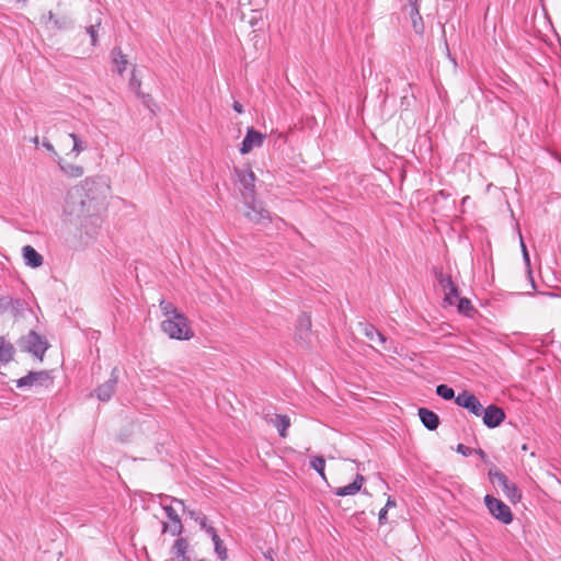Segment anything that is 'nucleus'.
<instances>
[{"label": "nucleus", "instance_id": "obj_1", "mask_svg": "<svg viewBox=\"0 0 561 561\" xmlns=\"http://www.w3.org/2000/svg\"><path fill=\"white\" fill-rule=\"evenodd\" d=\"M161 328L164 333L175 340H190L194 335L187 318L181 312H175L174 316L162 321Z\"/></svg>", "mask_w": 561, "mask_h": 561}, {"label": "nucleus", "instance_id": "obj_2", "mask_svg": "<svg viewBox=\"0 0 561 561\" xmlns=\"http://www.w3.org/2000/svg\"><path fill=\"white\" fill-rule=\"evenodd\" d=\"M158 497L160 499V501L170 500L173 503H178L183 507V510H185L184 502L180 499L172 497L165 494H159ZM160 504L164 510L167 517L171 520V525L167 523L162 524V531L170 533L172 536L181 535L183 526L176 511L171 505L164 504L163 502H160Z\"/></svg>", "mask_w": 561, "mask_h": 561}, {"label": "nucleus", "instance_id": "obj_3", "mask_svg": "<svg viewBox=\"0 0 561 561\" xmlns=\"http://www.w3.org/2000/svg\"><path fill=\"white\" fill-rule=\"evenodd\" d=\"M490 481L502 488L504 495L512 503H517L522 499V492L517 488V485L513 482H510L507 477L495 467L491 468L488 472Z\"/></svg>", "mask_w": 561, "mask_h": 561}, {"label": "nucleus", "instance_id": "obj_4", "mask_svg": "<svg viewBox=\"0 0 561 561\" xmlns=\"http://www.w3.org/2000/svg\"><path fill=\"white\" fill-rule=\"evenodd\" d=\"M18 344L22 351L28 352L39 359L43 358L48 348L46 339L35 331H30L26 335L22 336Z\"/></svg>", "mask_w": 561, "mask_h": 561}, {"label": "nucleus", "instance_id": "obj_5", "mask_svg": "<svg viewBox=\"0 0 561 561\" xmlns=\"http://www.w3.org/2000/svg\"><path fill=\"white\" fill-rule=\"evenodd\" d=\"M484 504L489 513L502 524L508 525L513 522V513L503 501L486 494L484 496Z\"/></svg>", "mask_w": 561, "mask_h": 561}, {"label": "nucleus", "instance_id": "obj_6", "mask_svg": "<svg viewBox=\"0 0 561 561\" xmlns=\"http://www.w3.org/2000/svg\"><path fill=\"white\" fill-rule=\"evenodd\" d=\"M435 278L444 291V302L449 306L456 305V299L459 297V288L451 279L449 274H445L442 270L434 271Z\"/></svg>", "mask_w": 561, "mask_h": 561}, {"label": "nucleus", "instance_id": "obj_7", "mask_svg": "<svg viewBox=\"0 0 561 561\" xmlns=\"http://www.w3.org/2000/svg\"><path fill=\"white\" fill-rule=\"evenodd\" d=\"M248 210L245 217L255 225H267L272 221L270 213L262 206L261 203H256L253 199H244Z\"/></svg>", "mask_w": 561, "mask_h": 561}, {"label": "nucleus", "instance_id": "obj_8", "mask_svg": "<svg viewBox=\"0 0 561 561\" xmlns=\"http://www.w3.org/2000/svg\"><path fill=\"white\" fill-rule=\"evenodd\" d=\"M234 173L238 178L244 192L242 193L244 199H253L255 193V174L251 169L234 168Z\"/></svg>", "mask_w": 561, "mask_h": 561}, {"label": "nucleus", "instance_id": "obj_9", "mask_svg": "<svg viewBox=\"0 0 561 561\" xmlns=\"http://www.w3.org/2000/svg\"><path fill=\"white\" fill-rule=\"evenodd\" d=\"M263 419L266 423L276 427L280 437H287V430L290 426V417L286 414H277L270 410H264Z\"/></svg>", "mask_w": 561, "mask_h": 561}, {"label": "nucleus", "instance_id": "obj_10", "mask_svg": "<svg viewBox=\"0 0 561 561\" xmlns=\"http://www.w3.org/2000/svg\"><path fill=\"white\" fill-rule=\"evenodd\" d=\"M311 318L309 314L304 313L298 318L296 325V341L305 347H308L310 344L311 337Z\"/></svg>", "mask_w": 561, "mask_h": 561}, {"label": "nucleus", "instance_id": "obj_11", "mask_svg": "<svg viewBox=\"0 0 561 561\" xmlns=\"http://www.w3.org/2000/svg\"><path fill=\"white\" fill-rule=\"evenodd\" d=\"M455 401L459 407L467 409L470 413L474 414L476 416L482 415V404L480 403L478 398L474 394L470 393L469 391L465 390L461 393H459L456 397Z\"/></svg>", "mask_w": 561, "mask_h": 561}, {"label": "nucleus", "instance_id": "obj_12", "mask_svg": "<svg viewBox=\"0 0 561 561\" xmlns=\"http://www.w3.org/2000/svg\"><path fill=\"white\" fill-rule=\"evenodd\" d=\"M265 135L255 130L253 127L247 129V135L241 144L240 152L247 154L254 148L261 147L264 142Z\"/></svg>", "mask_w": 561, "mask_h": 561}, {"label": "nucleus", "instance_id": "obj_13", "mask_svg": "<svg viewBox=\"0 0 561 561\" xmlns=\"http://www.w3.org/2000/svg\"><path fill=\"white\" fill-rule=\"evenodd\" d=\"M54 380L50 376L49 371L43 370V371H30L26 376L21 377L16 380V386L24 387V386H33V383L42 385H48L53 383Z\"/></svg>", "mask_w": 561, "mask_h": 561}, {"label": "nucleus", "instance_id": "obj_14", "mask_svg": "<svg viewBox=\"0 0 561 561\" xmlns=\"http://www.w3.org/2000/svg\"><path fill=\"white\" fill-rule=\"evenodd\" d=\"M482 419L484 425H486L490 428H494L501 425V423L504 421L505 413L502 408H499L497 405L494 404H490L489 407L483 409Z\"/></svg>", "mask_w": 561, "mask_h": 561}, {"label": "nucleus", "instance_id": "obj_15", "mask_svg": "<svg viewBox=\"0 0 561 561\" xmlns=\"http://www.w3.org/2000/svg\"><path fill=\"white\" fill-rule=\"evenodd\" d=\"M417 414L420 416L422 424L428 431H435L438 427L439 417L435 412H433L426 408H420L417 411Z\"/></svg>", "mask_w": 561, "mask_h": 561}, {"label": "nucleus", "instance_id": "obj_16", "mask_svg": "<svg viewBox=\"0 0 561 561\" xmlns=\"http://www.w3.org/2000/svg\"><path fill=\"white\" fill-rule=\"evenodd\" d=\"M22 254L27 266L32 268L42 266L44 259L32 245H24Z\"/></svg>", "mask_w": 561, "mask_h": 561}, {"label": "nucleus", "instance_id": "obj_17", "mask_svg": "<svg viewBox=\"0 0 561 561\" xmlns=\"http://www.w3.org/2000/svg\"><path fill=\"white\" fill-rule=\"evenodd\" d=\"M364 481H365V478L362 474H357L355 480L352 483L341 486V488H337L334 491V494L337 496L354 495L360 491V488H362Z\"/></svg>", "mask_w": 561, "mask_h": 561}, {"label": "nucleus", "instance_id": "obj_18", "mask_svg": "<svg viewBox=\"0 0 561 561\" xmlns=\"http://www.w3.org/2000/svg\"><path fill=\"white\" fill-rule=\"evenodd\" d=\"M420 1L421 0H409L411 7V19L415 33L422 34L424 31V24L420 14Z\"/></svg>", "mask_w": 561, "mask_h": 561}, {"label": "nucleus", "instance_id": "obj_19", "mask_svg": "<svg viewBox=\"0 0 561 561\" xmlns=\"http://www.w3.org/2000/svg\"><path fill=\"white\" fill-rule=\"evenodd\" d=\"M15 348L13 344L0 336V363L7 364L13 359Z\"/></svg>", "mask_w": 561, "mask_h": 561}, {"label": "nucleus", "instance_id": "obj_20", "mask_svg": "<svg viewBox=\"0 0 561 561\" xmlns=\"http://www.w3.org/2000/svg\"><path fill=\"white\" fill-rule=\"evenodd\" d=\"M187 548V540L184 538H178L172 547V553L180 561H190V558L186 556Z\"/></svg>", "mask_w": 561, "mask_h": 561}, {"label": "nucleus", "instance_id": "obj_21", "mask_svg": "<svg viewBox=\"0 0 561 561\" xmlns=\"http://www.w3.org/2000/svg\"><path fill=\"white\" fill-rule=\"evenodd\" d=\"M456 305L458 312L467 317H472L477 312L471 300L466 297H458Z\"/></svg>", "mask_w": 561, "mask_h": 561}, {"label": "nucleus", "instance_id": "obj_22", "mask_svg": "<svg viewBox=\"0 0 561 561\" xmlns=\"http://www.w3.org/2000/svg\"><path fill=\"white\" fill-rule=\"evenodd\" d=\"M113 62L116 66L118 75H123L128 64L127 56L122 53L119 48H114L112 51Z\"/></svg>", "mask_w": 561, "mask_h": 561}, {"label": "nucleus", "instance_id": "obj_23", "mask_svg": "<svg viewBox=\"0 0 561 561\" xmlns=\"http://www.w3.org/2000/svg\"><path fill=\"white\" fill-rule=\"evenodd\" d=\"M60 170L70 178H80L83 174V168L71 163L58 162Z\"/></svg>", "mask_w": 561, "mask_h": 561}, {"label": "nucleus", "instance_id": "obj_24", "mask_svg": "<svg viewBox=\"0 0 561 561\" xmlns=\"http://www.w3.org/2000/svg\"><path fill=\"white\" fill-rule=\"evenodd\" d=\"M376 342H378L380 344V346L383 351L391 352L394 354L399 353L398 345L393 341H390L388 343V339L380 331H378V333L376 335Z\"/></svg>", "mask_w": 561, "mask_h": 561}, {"label": "nucleus", "instance_id": "obj_25", "mask_svg": "<svg viewBox=\"0 0 561 561\" xmlns=\"http://www.w3.org/2000/svg\"><path fill=\"white\" fill-rule=\"evenodd\" d=\"M310 467L316 470L320 477L325 479L324 474V468H325V460L322 456H313L310 459Z\"/></svg>", "mask_w": 561, "mask_h": 561}, {"label": "nucleus", "instance_id": "obj_26", "mask_svg": "<svg viewBox=\"0 0 561 561\" xmlns=\"http://www.w3.org/2000/svg\"><path fill=\"white\" fill-rule=\"evenodd\" d=\"M69 137L73 140V147L70 153H73L76 157H78L83 150L87 149V144L83 142L75 133H70Z\"/></svg>", "mask_w": 561, "mask_h": 561}, {"label": "nucleus", "instance_id": "obj_27", "mask_svg": "<svg viewBox=\"0 0 561 561\" xmlns=\"http://www.w3.org/2000/svg\"><path fill=\"white\" fill-rule=\"evenodd\" d=\"M96 185H98V180L93 179V178H87L82 182V190L85 192V196L89 199L95 198V195L93 194V190L95 188Z\"/></svg>", "mask_w": 561, "mask_h": 561}, {"label": "nucleus", "instance_id": "obj_28", "mask_svg": "<svg viewBox=\"0 0 561 561\" xmlns=\"http://www.w3.org/2000/svg\"><path fill=\"white\" fill-rule=\"evenodd\" d=\"M91 227H89L87 224H83V227L85 229V233L88 236H93L96 233L98 229L101 226V218L96 215H93L89 218Z\"/></svg>", "mask_w": 561, "mask_h": 561}, {"label": "nucleus", "instance_id": "obj_29", "mask_svg": "<svg viewBox=\"0 0 561 561\" xmlns=\"http://www.w3.org/2000/svg\"><path fill=\"white\" fill-rule=\"evenodd\" d=\"M94 393L100 401L106 402L113 397L114 391L113 388H96V390L94 392H91L90 396L93 397Z\"/></svg>", "mask_w": 561, "mask_h": 561}, {"label": "nucleus", "instance_id": "obj_30", "mask_svg": "<svg viewBox=\"0 0 561 561\" xmlns=\"http://www.w3.org/2000/svg\"><path fill=\"white\" fill-rule=\"evenodd\" d=\"M363 327V333L365 334V336L370 340L371 342H376V335L378 333V329H376L373 324L370 323H364L362 324Z\"/></svg>", "mask_w": 561, "mask_h": 561}, {"label": "nucleus", "instance_id": "obj_31", "mask_svg": "<svg viewBox=\"0 0 561 561\" xmlns=\"http://www.w3.org/2000/svg\"><path fill=\"white\" fill-rule=\"evenodd\" d=\"M213 542H214V546H215V552L217 553L218 558L220 560L225 561L228 556H227V549L222 545L221 539L218 537V539H214Z\"/></svg>", "mask_w": 561, "mask_h": 561}, {"label": "nucleus", "instance_id": "obj_32", "mask_svg": "<svg viewBox=\"0 0 561 561\" xmlns=\"http://www.w3.org/2000/svg\"><path fill=\"white\" fill-rule=\"evenodd\" d=\"M72 26V22L67 16L54 19V27L57 30H68Z\"/></svg>", "mask_w": 561, "mask_h": 561}, {"label": "nucleus", "instance_id": "obj_33", "mask_svg": "<svg viewBox=\"0 0 561 561\" xmlns=\"http://www.w3.org/2000/svg\"><path fill=\"white\" fill-rule=\"evenodd\" d=\"M16 304L19 305V299H13L9 296H4L0 298V313H4L10 310V305Z\"/></svg>", "mask_w": 561, "mask_h": 561}, {"label": "nucleus", "instance_id": "obj_34", "mask_svg": "<svg viewBox=\"0 0 561 561\" xmlns=\"http://www.w3.org/2000/svg\"><path fill=\"white\" fill-rule=\"evenodd\" d=\"M99 26H100V22H98L96 24H92V25L85 27L87 33L91 37V44L93 46H95L96 42H98V28H99Z\"/></svg>", "mask_w": 561, "mask_h": 561}, {"label": "nucleus", "instance_id": "obj_35", "mask_svg": "<svg viewBox=\"0 0 561 561\" xmlns=\"http://www.w3.org/2000/svg\"><path fill=\"white\" fill-rule=\"evenodd\" d=\"M436 392L445 400H451L455 398L454 388H436Z\"/></svg>", "mask_w": 561, "mask_h": 561}, {"label": "nucleus", "instance_id": "obj_36", "mask_svg": "<svg viewBox=\"0 0 561 561\" xmlns=\"http://www.w3.org/2000/svg\"><path fill=\"white\" fill-rule=\"evenodd\" d=\"M160 308L165 316H174L175 312H179L171 302L161 300Z\"/></svg>", "mask_w": 561, "mask_h": 561}, {"label": "nucleus", "instance_id": "obj_37", "mask_svg": "<svg viewBox=\"0 0 561 561\" xmlns=\"http://www.w3.org/2000/svg\"><path fill=\"white\" fill-rule=\"evenodd\" d=\"M520 247H522V252H523V260L526 264V267L528 270V273L530 274L531 271H530V257H529V253L527 251V248L523 241V239H520Z\"/></svg>", "mask_w": 561, "mask_h": 561}, {"label": "nucleus", "instance_id": "obj_38", "mask_svg": "<svg viewBox=\"0 0 561 561\" xmlns=\"http://www.w3.org/2000/svg\"><path fill=\"white\" fill-rule=\"evenodd\" d=\"M140 85H141V81L139 79L136 78L135 76V71H133L131 73V78L129 80V87L138 94L140 95Z\"/></svg>", "mask_w": 561, "mask_h": 561}, {"label": "nucleus", "instance_id": "obj_39", "mask_svg": "<svg viewBox=\"0 0 561 561\" xmlns=\"http://www.w3.org/2000/svg\"><path fill=\"white\" fill-rule=\"evenodd\" d=\"M24 307H25L24 300L19 299V305H16V304L10 305V311L12 312L13 316H18L24 310Z\"/></svg>", "mask_w": 561, "mask_h": 561}, {"label": "nucleus", "instance_id": "obj_40", "mask_svg": "<svg viewBox=\"0 0 561 561\" xmlns=\"http://www.w3.org/2000/svg\"><path fill=\"white\" fill-rule=\"evenodd\" d=\"M457 451L459 454H461L462 456L468 457V456L472 455L473 449L463 444H458Z\"/></svg>", "mask_w": 561, "mask_h": 561}, {"label": "nucleus", "instance_id": "obj_41", "mask_svg": "<svg viewBox=\"0 0 561 561\" xmlns=\"http://www.w3.org/2000/svg\"><path fill=\"white\" fill-rule=\"evenodd\" d=\"M118 373H119L118 368H116V367H115V368L112 370V377H111V379H108V380L106 381V385H105V386H113V385L117 383V382H118V380H117V375H118Z\"/></svg>", "mask_w": 561, "mask_h": 561}, {"label": "nucleus", "instance_id": "obj_42", "mask_svg": "<svg viewBox=\"0 0 561 561\" xmlns=\"http://www.w3.org/2000/svg\"><path fill=\"white\" fill-rule=\"evenodd\" d=\"M387 513H388V510L387 507H382L378 514V520H379V524L380 525H383L387 523Z\"/></svg>", "mask_w": 561, "mask_h": 561}, {"label": "nucleus", "instance_id": "obj_43", "mask_svg": "<svg viewBox=\"0 0 561 561\" xmlns=\"http://www.w3.org/2000/svg\"><path fill=\"white\" fill-rule=\"evenodd\" d=\"M43 147L46 148L49 152H51L53 154L57 156V152L54 148V146L48 141V140H44L43 141Z\"/></svg>", "mask_w": 561, "mask_h": 561}, {"label": "nucleus", "instance_id": "obj_44", "mask_svg": "<svg viewBox=\"0 0 561 561\" xmlns=\"http://www.w3.org/2000/svg\"><path fill=\"white\" fill-rule=\"evenodd\" d=\"M139 96H141V98H142V100H144V104H145L148 108H150L151 111H153V110L151 108V106H150V102L152 101L151 96H150L149 94H141V93H140V95H139Z\"/></svg>", "mask_w": 561, "mask_h": 561}, {"label": "nucleus", "instance_id": "obj_45", "mask_svg": "<svg viewBox=\"0 0 561 561\" xmlns=\"http://www.w3.org/2000/svg\"><path fill=\"white\" fill-rule=\"evenodd\" d=\"M206 533L211 537V540L214 539H218V535H217V531L216 529L213 527V526H209L206 528Z\"/></svg>", "mask_w": 561, "mask_h": 561}, {"label": "nucleus", "instance_id": "obj_46", "mask_svg": "<svg viewBox=\"0 0 561 561\" xmlns=\"http://www.w3.org/2000/svg\"><path fill=\"white\" fill-rule=\"evenodd\" d=\"M54 19H58V18H57V16H55V14H54L51 11H49V12L47 13V15H44V20H45V22H46L47 24H50V23H53V24H54Z\"/></svg>", "mask_w": 561, "mask_h": 561}, {"label": "nucleus", "instance_id": "obj_47", "mask_svg": "<svg viewBox=\"0 0 561 561\" xmlns=\"http://www.w3.org/2000/svg\"><path fill=\"white\" fill-rule=\"evenodd\" d=\"M54 19H58V18H57V16H55V14H54L51 11H49V12L47 13V15H44V20H45V22H46L47 24H50V23H53V24H54Z\"/></svg>", "mask_w": 561, "mask_h": 561}, {"label": "nucleus", "instance_id": "obj_48", "mask_svg": "<svg viewBox=\"0 0 561 561\" xmlns=\"http://www.w3.org/2000/svg\"><path fill=\"white\" fill-rule=\"evenodd\" d=\"M233 110H234L237 113H239V114L243 113V106H242V104H240V103H239V102H237V101L233 103Z\"/></svg>", "mask_w": 561, "mask_h": 561}, {"label": "nucleus", "instance_id": "obj_49", "mask_svg": "<svg viewBox=\"0 0 561 561\" xmlns=\"http://www.w3.org/2000/svg\"><path fill=\"white\" fill-rule=\"evenodd\" d=\"M473 453H476L482 460H485L488 457L485 451L482 449H473Z\"/></svg>", "mask_w": 561, "mask_h": 561}, {"label": "nucleus", "instance_id": "obj_50", "mask_svg": "<svg viewBox=\"0 0 561 561\" xmlns=\"http://www.w3.org/2000/svg\"><path fill=\"white\" fill-rule=\"evenodd\" d=\"M394 506H396V501L391 496H389L385 507H387V510H389V508L394 507Z\"/></svg>", "mask_w": 561, "mask_h": 561}, {"label": "nucleus", "instance_id": "obj_51", "mask_svg": "<svg viewBox=\"0 0 561 561\" xmlns=\"http://www.w3.org/2000/svg\"><path fill=\"white\" fill-rule=\"evenodd\" d=\"M199 525H201V527H202L203 529H205V530H206V528L208 527V526H207V518H206L205 516H204V517H202V519L199 520Z\"/></svg>", "mask_w": 561, "mask_h": 561}, {"label": "nucleus", "instance_id": "obj_52", "mask_svg": "<svg viewBox=\"0 0 561 561\" xmlns=\"http://www.w3.org/2000/svg\"><path fill=\"white\" fill-rule=\"evenodd\" d=\"M188 514H190L191 518H194L195 520H198V514L196 512L190 511Z\"/></svg>", "mask_w": 561, "mask_h": 561}, {"label": "nucleus", "instance_id": "obj_53", "mask_svg": "<svg viewBox=\"0 0 561 561\" xmlns=\"http://www.w3.org/2000/svg\"><path fill=\"white\" fill-rule=\"evenodd\" d=\"M32 142L37 146L39 144V138L38 136H35L33 139H32Z\"/></svg>", "mask_w": 561, "mask_h": 561}, {"label": "nucleus", "instance_id": "obj_54", "mask_svg": "<svg viewBox=\"0 0 561 561\" xmlns=\"http://www.w3.org/2000/svg\"><path fill=\"white\" fill-rule=\"evenodd\" d=\"M522 450H523V451L528 450V447H527V445H526V444H524V445L522 446Z\"/></svg>", "mask_w": 561, "mask_h": 561}, {"label": "nucleus", "instance_id": "obj_55", "mask_svg": "<svg viewBox=\"0 0 561 561\" xmlns=\"http://www.w3.org/2000/svg\"><path fill=\"white\" fill-rule=\"evenodd\" d=\"M250 24H251L252 26H254V25H255V23H254V21H253V20H252V21H250Z\"/></svg>", "mask_w": 561, "mask_h": 561}, {"label": "nucleus", "instance_id": "obj_56", "mask_svg": "<svg viewBox=\"0 0 561 561\" xmlns=\"http://www.w3.org/2000/svg\"><path fill=\"white\" fill-rule=\"evenodd\" d=\"M268 558H270V561H274V560H273V558H272L271 556H270Z\"/></svg>", "mask_w": 561, "mask_h": 561}]
</instances>
